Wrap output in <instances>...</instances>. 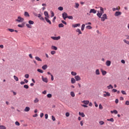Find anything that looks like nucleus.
<instances>
[{
    "instance_id": "nucleus-37",
    "label": "nucleus",
    "mask_w": 129,
    "mask_h": 129,
    "mask_svg": "<svg viewBox=\"0 0 129 129\" xmlns=\"http://www.w3.org/2000/svg\"><path fill=\"white\" fill-rule=\"evenodd\" d=\"M26 27H27V28H29V29H32V26L29 24H26Z\"/></svg>"
},
{
    "instance_id": "nucleus-38",
    "label": "nucleus",
    "mask_w": 129,
    "mask_h": 129,
    "mask_svg": "<svg viewBox=\"0 0 129 129\" xmlns=\"http://www.w3.org/2000/svg\"><path fill=\"white\" fill-rule=\"evenodd\" d=\"M14 78L16 81H19V78L16 76H14Z\"/></svg>"
},
{
    "instance_id": "nucleus-51",
    "label": "nucleus",
    "mask_w": 129,
    "mask_h": 129,
    "mask_svg": "<svg viewBox=\"0 0 129 129\" xmlns=\"http://www.w3.org/2000/svg\"><path fill=\"white\" fill-rule=\"evenodd\" d=\"M70 113L69 112L66 113V116H67V117H68L69 116H70Z\"/></svg>"
},
{
    "instance_id": "nucleus-5",
    "label": "nucleus",
    "mask_w": 129,
    "mask_h": 129,
    "mask_svg": "<svg viewBox=\"0 0 129 129\" xmlns=\"http://www.w3.org/2000/svg\"><path fill=\"white\" fill-rule=\"evenodd\" d=\"M51 39H52V40L57 41L58 40H60V39H61V37H60V36H58V37L51 36Z\"/></svg>"
},
{
    "instance_id": "nucleus-43",
    "label": "nucleus",
    "mask_w": 129,
    "mask_h": 129,
    "mask_svg": "<svg viewBox=\"0 0 129 129\" xmlns=\"http://www.w3.org/2000/svg\"><path fill=\"white\" fill-rule=\"evenodd\" d=\"M50 54H51V55H55V54H56V51L52 50L50 52Z\"/></svg>"
},
{
    "instance_id": "nucleus-60",
    "label": "nucleus",
    "mask_w": 129,
    "mask_h": 129,
    "mask_svg": "<svg viewBox=\"0 0 129 129\" xmlns=\"http://www.w3.org/2000/svg\"><path fill=\"white\" fill-rule=\"evenodd\" d=\"M121 93L124 94V95H126V93L124 91H121Z\"/></svg>"
},
{
    "instance_id": "nucleus-19",
    "label": "nucleus",
    "mask_w": 129,
    "mask_h": 129,
    "mask_svg": "<svg viewBox=\"0 0 129 129\" xmlns=\"http://www.w3.org/2000/svg\"><path fill=\"white\" fill-rule=\"evenodd\" d=\"M24 111H25L26 112H28V111H30V107H26L24 109Z\"/></svg>"
},
{
    "instance_id": "nucleus-27",
    "label": "nucleus",
    "mask_w": 129,
    "mask_h": 129,
    "mask_svg": "<svg viewBox=\"0 0 129 129\" xmlns=\"http://www.w3.org/2000/svg\"><path fill=\"white\" fill-rule=\"evenodd\" d=\"M100 13H101L102 14H104V11L102 7H100Z\"/></svg>"
},
{
    "instance_id": "nucleus-7",
    "label": "nucleus",
    "mask_w": 129,
    "mask_h": 129,
    "mask_svg": "<svg viewBox=\"0 0 129 129\" xmlns=\"http://www.w3.org/2000/svg\"><path fill=\"white\" fill-rule=\"evenodd\" d=\"M42 80L43 82H45V83H48V78H44L43 76H42Z\"/></svg>"
},
{
    "instance_id": "nucleus-49",
    "label": "nucleus",
    "mask_w": 129,
    "mask_h": 129,
    "mask_svg": "<svg viewBox=\"0 0 129 129\" xmlns=\"http://www.w3.org/2000/svg\"><path fill=\"white\" fill-rule=\"evenodd\" d=\"M24 88H25L26 89H28L29 88V86L28 85H25L24 86Z\"/></svg>"
},
{
    "instance_id": "nucleus-15",
    "label": "nucleus",
    "mask_w": 129,
    "mask_h": 129,
    "mask_svg": "<svg viewBox=\"0 0 129 129\" xmlns=\"http://www.w3.org/2000/svg\"><path fill=\"white\" fill-rule=\"evenodd\" d=\"M71 82L72 84H74V83H76V80H75V79H74V78H72Z\"/></svg>"
},
{
    "instance_id": "nucleus-17",
    "label": "nucleus",
    "mask_w": 129,
    "mask_h": 129,
    "mask_svg": "<svg viewBox=\"0 0 129 129\" xmlns=\"http://www.w3.org/2000/svg\"><path fill=\"white\" fill-rule=\"evenodd\" d=\"M47 68H48V66L47 64H45L42 67V69H43V70H46Z\"/></svg>"
},
{
    "instance_id": "nucleus-39",
    "label": "nucleus",
    "mask_w": 129,
    "mask_h": 129,
    "mask_svg": "<svg viewBox=\"0 0 129 129\" xmlns=\"http://www.w3.org/2000/svg\"><path fill=\"white\" fill-rule=\"evenodd\" d=\"M8 31H9V32H11V33H13V32H15V30L11 28L8 29Z\"/></svg>"
},
{
    "instance_id": "nucleus-22",
    "label": "nucleus",
    "mask_w": 129,
    "mask_h": 129,
    "mask_svg": "<svg viewBox=\"0 0 129 129\" xmlns=\"http://www.w3.org/2000/svg\"><path fill=\"white\" fill-rule=\"evenodd\" d=\"M79 115L82 116V117H84V116H85V114H84V113H83V112L81 113V112H79Z\"/></svg>"
},
{
    "instance_id": "nucleus-58",
    "label": "nucleus",
    "mask_w": 129,
    "mask_h": 129,
    "mask_svg": "<svg viewBox=\"0 0 129 129\" xmlns=\"http://www.w3.org/2000/svg\"><path fill=\"white\" fill-rule=\"evenodd\" d=\"M51 117H52V120L53 121H55V120H56V118H55V117H54V116H52Z\"/></svg>"
},
{
    "instance_id": "nucleus-52",
    "label": "nucleus",
    "mask_w": 129,
    "mask_h": 129,
    "mask_svg": "<svg viewBox=\"0 0 129 129\" xmlns=\"http://www.w3.org/2000/svg\"><path fill=\"white\" fill-rule=\"evenodd\" d=\"M18 27H19V28H24V25L19 24L18 25Z\"/></svg>"
},
{
    "instance_id": "nucleus-18",
    "label": "nucleus",
    "mask_w": 129,
    "mask_h": 129,
    "mask_svg": "<svg viewBox=\"0 0 129 129\" xmlns=\"http://www.w3.org/2000/svg\"><path fill=\"white\" fill-rule=\"evenodd\" d=\"M51 49L52 50H55V51H57V50H58V48L54 45L51 46Z\"/></svg>"
},
{
    "instance_id": "nucleus-64",
    "label": "nucleus",
    "mask_w": 129,
    "mask_h": 129,
    "mask_svg": "<svg viewBox=\"0 0 129 129\" xmlns=\"http://www.w3.org/2000/svg\"><path fill=\"white\" fill-rule=\"evenodd\" d=\"M40 116L41 118L43 117V116H44V113H41L40 114Z\"/></svg>"
},
{
    "instance_id": "nucleus-13",
    "label": "nucleus",
    "mask_w": 129,
    "mask_h": 129,
    "mask_svg": "<svg viewBox=\"0 0 129 129\" xmlns=\"http://www.w3.org/2000/svg\"><path fill=\"white\" fill-rule=\"evenodd\" d=\"M111 64V61L110 60H107L106 61V66L109 67Z\"/></svg>"
},
{
    "instance_id": "nucleus-30",
    "label": "nucleus",
    "mask_w": 129,
    "mask_h": 129,
    "mask_svg": "<svg viewBox=\"0 0 129 129\" xmlns=\"http://www.w3.org/2000/svg\"><path fill=\"white\" fill-rule=\"evenodd\" d=\"M0 129H7V127H6L4 125H0Z\"/></svg>"
},
{
    "instance_id": "nucleus-26",
    "label": "nucleus",
    "mask_w": 129,
    "mask_h": 129,
    "mask_svg": "<svg viewBox=\"0 0 129 129\" xmlns=\"http://www.w3.org/2000/svg\"><path fill=\"white\" fill-rule=\"evenodd\" d=\"M38 102H39V99H38V98H35V99L34 100V103H38Z\"/></svg>"
},
{
    "instance_id": "nucleus-31",
    "label": "nucleus",
    "mask_w": 129,
    "mask_h": 129,
    "mask_svg": "<svg viewBox=\"0 0 129 129\" xmlns=\"http://www.w3.org/2000/svg\"><path fill=\"white\" fill-rule=\"evenodd\" d=\"M107 87L108 89H112L113 88V86H112V85H109Z\"/></svg>"
},
{
    "instance_id": "nucleus-61",
    "label": "nucleus",
    "mask_w": 129,
    "mask_h": 129,
    "mask_svg": "<svg viewBox=\"0 0 129 129\" xmlns=\"http://www.w3.org/2000/svg\"><path fill=\"white\" fill-rule=\"evenodd\" d=\"M15 124L16 125H20V122H19L18 121H16Z\"/></svg>"
},
{
    "instance_id": "nucleus-25",
    "label": "nucleus",
    "mask_w": 129,
    "mask_h": 129,
    "mask_svg": "<svg viewBox=\"0 0 129 129\" xmlns=\"http://www.w3.org/2000/svg\"><path fill=\"white\" fill-rule=\"evenodd\" d=\"M24 16L25 17H30V14H29V13L28 12H25L24 13Z\"/></svg>"
},
{
    "instance_id": "nucleus-63",
    "label": "nucleus",
    "mask_w": 129,
    "mask_h": 129,
    "mask_svg": "<svg viewBox=\"0 0 129 129\" xmlns=\"http://www.w3.org/2000/svg\"><path fill=\"white\" fill-rule=\"evenodd\" d=\"M51 81H54V76H53V75H51Z\"/></svg>"
},
{
    "instance_id": "nucleus-21",
    "label": "nucleus",
    "mask_w": 129,
    "mask_h": 129,
    "mask_svg": "<svg viewBox=\"0 0 129 129\" xmlns=\"http://www.w3.org/2000/svg\"><path fill=\"white\" fill-rule=\"evenodd\" d=\"M95 73H96V75H100V72H99V70L98 69L96 70Z\"/></svg>"
},
{
    "instance_id": "nucleus-20",
    "label": "nucleus",
    "mask_w": 129,
    "mask_h": 129,
    "mask_svg": "<svg viewBox=\"0 0 129 129\" xmlns=\"http://www.w3.org/2000/svg\"><path fill=\"white\" fill-rule=\"evenodd\" d=\"M101 71L102 72V75H103L104 76V75H106V71H103V70L101 69Z\"/></svg>"
},
{
    "instance_id": "nucleus-3",
    "label": "nucleus",
    "mask_w": 129,
    "mask_h": 129,
    "mask_svg": "<svg viewBox=\"0 0 129 129\" xmlns=\"http://www.w3.org/2000/svg\"><path fill=\"white\" fill-rule=\"evenodd\" d=\"M104 93L105 94L103 95V97H107L110 96V93H109L108 92L104 91Z\"/></svg>"
},
{
    "instance_id": "nucleus-12",
    "label": "nucleus",
    "mask_w": 129,
    "mask_h": 129,
    "mask_svg": "<svg viewBox=\"0 0 129 129\" xmlns=\"http://www.w3.org/2000/svg\"><path fill=\"white\" fill-rule=\"evenodd\" d=\"M97 12V11L95 10V9H91L90 11V14L93 13V14H96Z\"/></svg>"
},
{
    "instance_id": "nucleus-56",
    "label": "nucleus",
    "mask_w": 129,
    "mask_h": 129,
    "mask_svg": "<svg viewBox=\"0 0 129 129\" xmlns=\"http://www.w3.org/2000/svg\"><path fill=\"white\" fill-rule=\"evenodd\" d=\"M39 19L41 20V21H45V19L43 18V17H39Z\"/></svg>"
},
{
    "instance_id": "nucleus-34",
    "label": "nucleus",
    "mask_w": 129,
    "mask_h": 129,
    "mask_svg": "<svg viewBox=\"0 0 129 129\" xmlns=\"http://www.w3.org/2000/svg\"><path fill=\"white\" fill-rule=\"evenodd\" d=\"M58 27L59 28H63L64 25L62 23H60V24H58Z\"/></svg>"
},
{
    "instance_id": "nucleus-54",
    "label": "nucleus",
    "mask_w": 129,
    "mask_h": 129,
    "mask_svg": "<svg viewBox=\"0 0 129 129\" xmlns=\"http://www.w3.org/2000/svg\"><path fill=\"white\" fill-rule=\"evenodd\" d=\"M25 78L28 79V78H29V77H30V75H29V74H26V75H25Z\"/></svg>"
},
{
    "instance_id": "nucleus-24",
    "label": "nucleus",
    "mask_w": 129,
    "mask_h": 129,
    "mask_svg": "<svg viewBox=\"0 0 129 129\" xmlns=\"http://www.w3.org/2000/svg\"><path fill=\"white\" fill-rule=\"evenodd\" d=\"M111 113H114L115 114H117L118 112L117 110H114L113 111H110Z\"/></svg>"
},
{
    "instance_id": "nucleus-23",
    "label": "nucleus",
    "mask_w": 129,
    "mask_h": 129,
    "mask_svg": "<svg viewBox=\"0 0 129 129\" xmlns=\"http://www.w3.org/2000/svg\"><path fill=\"white\" fill-rule=\"evenodd\" d=\"M35 59L37 60V61H39L40 62H42V59L39 57V56H35Z\"/></svg>"
},
{
    "instance_id": "nucleus-44",
    "label": "nucleus",
    "mask_w": 129,
    "mask_h": 129,
    "mask_svg": "<svg viewBox=\"0 0 129 129\" xmlns=\"http://www.w3.org/2000/svg\"><path fill=\"white\" fill-rule=\"evenodd\" d=\"M38 72H39V73H43L44 71L41 69H37Z\"/></svg>"
},
{
    "instance_id": "nucleus-50",
    "label": "nucleus",
    "mask_w": 129,
    "mask_h": 129,
    "mask_svg": "<svg viewBox=\"0 0 129 129\" xmlns=\"http://www.w3.org/2000/svg\"><path fill=\"white\" fill-rule=\"evenodd\" d=\"M67 18L69 19L70 20H73V17H72V16H68Z\"/></svg>"
},
{
    "instance_id": "nucleus-41",
    "label": "nucleus",
    "mask_w": 129,
    "mask_h": 129,
    "mask_svg": "<svg viewBox=\"0 0 129 129\" xmlns=\"http://www.w3.org/2000/svg\"><path fill=\"white\" fill-rule=\"evenodd\" d=\"M99 123L100 124V125H103V124H104V121H100L99 122Z\"/></svg>"
},
{
    "instance_id": "nucleus-42",
    "label": "nucleus",
    "mask_w": 129,
    "mask_h": 129,
    "mask_svg": "<svg viewBox=\"0 0 129 129\" xmlns=\"http://www.w3.org/2000/svg\"><path fill=\"white\" fill-rule=\"evenodd\" d=\"M71 95L72 97H74L75 96V94L73 92H71Z\"/></svg>"
},
{
    "instance_id": "nucleus-9",
    "label": "nucleus",
    "mask_w": 129,
    "mask_h": 129,
    "mask_svg": "<svg viewBox=\"0 0 129 129\" xmlns=\"http://www.w3.org/2000/svg\"><path fill=\"white\" fill-rule=\"evenodd\" d=\"M120 10V7H118L115 8H112V11L113 12H115V11H119Z\"/></svg>"
},
{
    "instance_id": "nucleus-6",
    "label": "nucleus",
    "mask_w": 129,
    "mask_h": 129,
    "mask_svg": "<svg viewBox=\"0 0 129 129\" xmlns=\"http://www.w3.org/2000/svg\"><path fill=\"white\" fill-rule=\"evenodd\" d=\"M121 15V12L119 11H117L114 14L115 17H118V16H120Z\"/></svg>"
},
{
    "instance_id": "nucleus-32",
    "label": "nucleus",
    "mask_w": 129,
    "mask_h": 129,
    "mask_svg": "<svg viewBox=\"0 0 129 129\" xmlns=\"http://www.w3.org/2000/svg\"><path fill=\"white\" fill-rule=\"evenodd\" d=\"M107 120L108 121H111L112 122H113V121H114V119H113V118H111L110 119H107Z\"/></svg>"
},
{
    "instance_id": "nucleus-45",
    "label": "nucleus",
    "mask_w": 129,
    "mask_h": 129,
    "mask_svg": "<svg viewBox=\"0 0 129 129\" xmlns=\"http://www.w3.org/2000/svg\"><path fill=\"white\" fill-rule=\"evenodd\" d=\"M123 42L124 43H125L126 44H127V45H129V41H127V40H126L125 39H124L123 40Z\"/></svg>"
},
{
    "instance_id": "nucleus-62",
    "label": "nucleus",
    "mask_w": 129,
    "mask_h": 129,
    "mask_svg": "<svg viewBox=\"0 0 129 129\" xmlns=\"http://www.w3.org/2000/svg\"><path fill=\"white\" fill-rule=\"evenodd\" d=\"M125 104H126V105H129V101H126Z\"/></svg>"
},
{
    "instance_id": "nucleus-11",
    "label": "nucleus",
    "mask_w": 129,
    "mask_h": 129,
    "mask_svg": "<svg viewBox=\"0 0 129 129\" xmlns=\"http://www.w3.org/2000/svg\"><path fill=\"white\" fill-rule=\"evenodd\" d=\"M81 24L80 23L76 24H73L72 27L73 28H77V27H80Z\"/></svg>"
},
{
    "instance_id": "nucleus-2",
    "label": "nucleus",
    "mask_w": 129,
    "mask_h": 129,
    "mask_svg": "<svg viewBox=\"0 0 129 129\" xmlns=\"http://www.w3.org/2000/svg\"><path fill=\"white\" fill-rule=\"evenodd\" d=\"M25 19L21 17L20 16L18 17L17 19H16V22H18V23H23Z\"/></svg>"
},
{
    "instance_id": "nucleus-59",
    "label": "nucleus",
    "mask_w": 129,
    "mask_h": 129,
    "mask_svg": "<svg viewBox=\"0 0 129 129\" xmlns=\"http://www.w3.org/2000/svg\"><path fill=\"white\" fill-rule=\"evenodd\" d=\"M61 23H62V24H64V25H67V23L65 22L64 20H62Z\"/></svg>"
},
{
    "instance_id": "nucleus-4",
    "label": "nucleus",
    "mask_w": 129,
    "mask_h": 129,
    "mask_svg": "<svg viewBox=\"0 0 129 129\" xmlns=\"http://www.w3.org/2000/svg\"><path fill=\"white\" fill-rule=\"evenodd\" d=\"M62 16L63 20H66V19H67V18L68 17V15L66 12H64L63 13H62Z\"/></svg>"
},
{
    "instance_id": "nucleus-1",
    "label": "nucleus",
    "mask_w": 129,
    "mask_h": 129,
    "mask_svg": "<svg viewBox=\"0 0 129 129\" xmlns=\"http://www.w3.org/2000/svg\"><path fill=\"white\" fill-rule=\"evenodd\" d=\"M100 19L102 22H104L105 20H107V15H106V14H104L102 15V17L101 16Z\"/></svg>"
},
{
    "instance_id": "nucleus-29",
    "label": "nucleus",
    "mask_w": 129,
    "mask_h": 129,
    "mask_svg": "<svg viewBox=\"0 0 129 129\" xmlns=\"http://www.w3.org/2000/svg\"><path fill=\"white\" fill-rule=\"evenodd\" d=\"M76 32H77V33H79V34H82V32H81V30H80V29H77L76 30Z\"/></svg>"
},
{
    "instance_id": "nucleus-28",
    "label": "nucleus",
    "mask_w": 129,
    "mask_h": 129,
    "mask_svg": "<svg viewBox=\"0 0 129 129\" xmlns=\"http://www.w3.org/2000/svg\"><path fill=\"white\" fill-rule=\"evenodd\" d=\"M82 102L84 103V104H86V105H87V104L89 103V101L88 100L83 101Z\"/></svg>"
},
{
    "instance_id": "nucleus-10",
    "label": "nucleus",
    "mask_w": 129,
    "mask_h": 129,
    "mask_svg": "<svg viewBox=\"0 0 129 129\" xmlns=\"http://www.w3.org/2000/svg\"><path fill=\"white\" fill-rule=\"evenodd\" d=\"M44 19L45 21L47 22V23H49V25H51V24H52V23L51 22V21L49 20V17H45Z\"/></svg>"
},
{
    "instance_id": "nucleus-14",
    "label": "nucleus",
    "mask_w": 129,
    "mask_h": 129,
    "mask_svg": "<svg viewBox=\"0 0 129 129\" xmlns=\"http://www.w3.org/2000/svg\"><path fill=\"white\" fill-rule=\"evenodd\" d=\"M102 13L101 12H99V11H98V13L97 14V17L100 19L101 18V16H102Z\"/></svg>"
},
{
    "instance_id": "nucleus-47",
    "label": "nucleus",
    "mask_w": 129,
    "mask_h": 129,
    "mask_svg": "<svg viewBox=\"0 0 129 129\" xmlns=\"http://www.w3.org/2000/svg\"><path fill=\"white\" fill-rule=\"evenodd\" d=\"M35 16H36V17H38V18H41V17L42 16V15L40 14H35Z\"/></svg>"
},
{
    "instance_id": "nucleus-36",
    "label": "nucleus",
    "mask_w": 129,
    "mask_h": 129,
    "mask_svg": "<svg viewBox=\"0 0 129 129\" xmlns=\"http://www.w3.org/2000/svg\"><path fill=\"white\" fill-rule=\"evenodd\" d=\"M85 28V24H83L82 25V27H81V31H84V28Z\"/></svg>"
},
{
    "instance_id": "nucleus-16",
    "label": "nucleus",
    "mask_w": 129,
    "mask_h": 129,
    "mask_svg": "<svg viewBox=\"0 0 129 129\" xmlns=\"http://www.w3.org/2000/svg\"><path fill=\"white\" fill-rule=\"evenodd\" d=\"M44 14V16H45V18H49V13H48V12L45 11Z\"/></svg>"
},
{
    "instance_id": "nucleus-57",
    "label": "nucleus",
    "mask_w": 129,
    "mask_h": 129,
    "mask_svg": "<svg viewBox=\"0 0 129 129\" xmlns=\"http://www.w3.org/2000/svg\"><path fill=\"white\" fill-rule=\"evenodd\" d=\"M50 13L51 14V17H54V16H55V14H54V12H53V11H51Z\"/></svg>"
},
{
    "instance_id": "nucleus-8",
    "label": "nucleus",
    "mask_w": 129,
    "mask_h": 129,
    "mask_svg": "<svg viewBox=\"0 0 129 129\" xmlns=\"http://www.w3.org/2000/svg\"><path fill=\"white\" fill-rule=\"evenodd\" d=\"M75 79H76V81H80L81 80V78L79 76H76L75 77Z\"/></svg>"
},
{
    "instance_id": "nucleus-40",
    "label": "nucleus",
    "mask_w": 129,
    "mask_h": 129,
    "mask_svg": "<svg viewBox=\"0 0 129 129\" xmlns=\"http://www.w3.org/2000/svg\"><path fill=\"white\" fill-rule=\"evenodd\" d=\"M75 8H76V9H78V8H79V4L78 3H75Z\"/></svg>"
},
{
    "instance_id": "nucleus-55",
    "label": "nucleus",
    "mask_w": 129,
    "mask_h": 129,
    "mask_svg": "<svg viewBox=\"0 0 129 129\" xmlns=\"http://www.w3.org/2000/svg\"><path fill=\"white\" fill-rule=\"evenodd\" d=\"M58 10H59V11H63V7H59L58 8Z\"/></svg>"
},
{
    "instance_id": "nucleus-48",
    "label": "nucleus",
    "mask_w": 129,
    "mask_h": 129,
    "mask_svg": "<svg viewBox=\"0 0 129 129\" xmlns=\"http://www.w3.org/2000/svg\"><path fill=\"white\" fill-rule=\"evenodd\" d=\"M47 97H48V98H51V97H52V94H48L47 95Z\"/></svg>"
},
{
    "instance_id": "nucleus-35",
    "label": "nucleus",
    "mask_w": 129,
    "mask_h": 129,
    "mask_svg": "<svg viewBox=\"0 0 129 129\" xmlns=\"http://www.w3.org/2000/svg\"><path fill=\"white\" fill-rule=\"evenodd\" d=\"M28 23H29V25H34V21H33L29 20L28 21Z\"/></svg>"
},
{
    "instance_id": "nucleus-53",
    "label": "nucleus",
    "mask_w": 129,
    "mask_h": 129,
    "mask_svg": "<svg viewBox=\"0 0 129 129\" xmlns=\"http://www.w3.org/2000/svg\"><path fill=\"white\" fill-rule=\"evenodd\" d=\"M86 29H88L89 30H90V29H92V27L90 25H88L86 26Z\"/></svg>"
},
{
    "instance_id": "nucleus-46",
    "label": "nucleus",
    "mask_w": 129,
    "mask_h": 129,
    "mask_svg": "<svg viewBox=\"0 0 129 129\" xmlns=\"http://www.w3.org/2000/svg\"><path fill=\"white\" fill-rule=\"evenodd\" d=\"M99 109H103V107H102V105H101V104H99Z\"/></svg>"
},
{
    "instance_id": "nucleus-33",
    "label": "nucleus",
    "mask_w": 129,
    "mask_h": 129,
    "mask_svg": "<svg viewBox=\"0 0 129 129\" xmlns=\"http://www.w3.org/2000/svg\"><path fill=\"white\" fill-rule=\"evenodd\" d=\"M71 74L73 75V76H76V75H77V73H76L75 72H72Z\"/></svg>"
}]
</instances>
